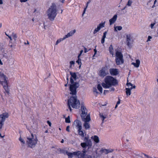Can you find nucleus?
Listing matches in <instances>:
<instances>
[{
	"label": "nucleus",
	"mask_w": 158,
	"mask_h": 158,
	"mask_svg": "<svg viewBox=\"0 0 158 158\" xmlns=\"http://www.w3.org/2000/svg\"><path fill=\"white\" fill-rule=\"evenodd\" d=\"M70 94L72 95L69 99L68 100V106L70 111L72 109L70 106L74 108L79 107L80 104L79 100L77 99L76 89L79 86V83H76L73 85H69Z\"/></svg>",
	"instance_id": "f257e3e1"
},
{
	"label": "nucleus",
	"mask_w": 158,
	"mask_h": 158,
	"mask_svg": "<svg viewBox=\"0 0 158 158\" xmlns=\"http://www.w3.org/2000/svg\"><path fill=\"white\" fill-rule=\"evenodd\" d=\"M57 8L55 3H52L47 11L48 18L51 21H53L57 15Z\"/></svg>",
	"instance_id": "f03ea898"
},
{
	"label": "nucleus",
	"mask_w": 158,
	"mask_h": 158,
	"mask_svg": "<svg viewBox=\"0 0 158 158\" xmlns=\"http://www.w3.org/2000/svg\"><path fill=\"white\" fill-rule=\"evenodd\" d=\"M105 83H102V85L104 88H108L112 85H115L117 84V80L110 76H107L104 79Z\"/></svg>",
	"instance_id": "7ed1b4c3"
},
{
	"label": "nucleus",
	"mask_w": 158,
	"mask_h": 158,
	"mask_svg": "<svg viewBox=\"0 0 158 158\" xmlns=\"http://www.w3.org/2000/svg\"><path fill=\"white\" fill-rule=\"evenodd\" d=\"M38 141L37 136L32 134H31L30 136L27 137V144L29 147L31 148H34L36 146Z\"/></svg>",
	"instance_id": "20e7f679"
},
{
	"label": "nucleus",
	"mask_w": 158,
	"mask_h": 158,
	"mask_svg": "<svg viewBox=\"0 0 158 158\" xmlns=\"http://www.w3.org/2000/svg\"><path fill=\"white\" fill-rule=\"evenodd\" d=\"M91 152L88 151L83 150L82 152L80 151L74 152L75 155H77V158H93Z\"/></svg>",
	"instance_id": "39448f33"
},
{
	"label": "nucleus",
	"mask_w": 158,
	"mask_h": 158,
	"mask_svg": "<svg viewBox=\"0 0 158 158\" xmlns=\"http://www.w3.org/2000/svg\"><path fill=\"white\" fill-rule=\"evenodd\" d=\"M7 77L3 73L0 72V82L3 86L5 91L7 94L9 93V89L6 80Z\"/></svg>",
	"instance_id": "423d86ee"
},
{
	"label": "nucleus",
	"mask_w": 158,
	"mask_h": 158,
	"mask_svg": "<svg viewBox=\"0 0 158 158\" xmlns=\"http://www.w3.org/2000/svg\"><path fill=\"white\" fill-rule=\"evenodd\" d=\"M82 121L84 122L83 124L84 127L86 130L89 129L90 128V125L89 123L91 120L89 114L87 115L85 118H81Z\"/></svg>",
	"instance_id": "0eeeda50"
},
{
	"label": "nucleus",
	"mask_w": 158,
	"mask_h": 158,
	"mask_svg": "<svg viewBox=\"0 0 158 158\" xmlns=\"http://www.w3.org/2000/svg\"><path fill=\"white\" fill-rule=\"evenodd\" d=\"M1 51L2 52V55L3 57H4L9 61L10 60H12L13 61H14V60L13 58V55L11 53H8L6 51H5L3 48L1 49Z\"/></svg>",
	"instance_id": "6e6552de"
},
{
	"label": "nucleus",
	"mask_w": 158,
	"mask_h": 158,
	"mask_svg": "<svg viewBox=\"0 0 158 158\" xmlns=\"http://www.w3.org/2000/svg\"><path fill=\"white\" fill-rule=\"evenodd\" d=\"M81 110L82 113L81 114V118H85V116L87 114V110L84 106V103H82L81 104Z\"/></svg>",
	"instance_id": "1a4fd4ad"
},
{
	"label": "nucleus",
	"mask_w": 158,
	"mask_h": 158,
	"mask_svg": "<svg viewBox=\"0 0 158 158\" xmlns=\"http://www.w3.org/2000/svg\"><path fill=\"white\" fill-rule=\"evenodd\" d=\"M133 40L132 37L130 34H128L126 35V42L127 45L130 47L133 43Z\"/></svg>",
	"instance_id": "9d476101"
},
{
	"label": "nucleus",
	"mask_w": 158,
	"mask_h": 158,
	"mask_svg": "<svg viewBox=\"0 0 158 158\" xmlns=\"http://www.w3.org/2000/svg\"><path fill=\"white\" fill-rule=\"evenodd\" d=\"M70 74L71 75V77L70 79V81L71 85L74 84L76 83H77V82H74V81H76L77 80V75L75 73H72L70 72Z\"/></svg>",
	"instance_id": "9b49d317"
},
{
	"label": "nucleus",
	"mask_w": 158,
	"mask_h": 158,
	"mask_svg": "<svg viewBox=\"0 0 158 158\" xmlns=\"http://www.w3.org/2000/svg\"><path fill=\"white\" fill-rule=\"evenodd\" d=\"M73 124L78 129L82 130L81 123L79 120L77 119L75 120L73 122Z\"/></svg>",
	"instance_id": "f8f14e48"
},
{
	"label": "nucleus",
	"mask_w": 158,
	"mask_h": 158,
	"mask_svg": "<svg viewBox=\"0 0 158 158\" xmlns=\"http://www.w3.org/2000/svg\"><path fill=\"white\" fill-rule=\"evenodd\" d=\"M85 143H86V146L88 147V148L87 151H90L91 152H93V150L92 147V143L91 140L85 141Z\"/></svg>",
	"instance_id": "ddd939ff"
},
{
	"label": "nucleus",
	"mask_w": 158,
	"mask_h": 158,
	"mask_svg": "<svg viewBox=\"0 0 158 158\" xmlns=\"http://www.w3.org/2000/svg\"><path fill=\"white\" fill-rule=\"evenodd\" d=\"M105 22H104L103 23H100L98 25V26L94 30L93 32L94 34H95L101 28L104 27Z\"/></svg>",
	"instance_id": "4468645a"
},
{
	"label": "nucleus",
	"mask_w": 158,
	"mask_h": 158,
	"mask_svg": "<svg viewBox=\"0 0 158 158\" xmlns=\"http://www.w3.org/2000/svg\"><path fill=\"white\" fill-rule=\"evenodd\" d=\"M109 71L110 74L113 76L117 75L119 73L118 69H110Z\"/></svg>",
	"instance_id": "2eb2a0df"
},
{
	"label": "nucleus",
	"mask_w": 158,
	"mask_h": 158,
	"mask_svg": "<svg viewBox=\"0 0 158 158\" xmlns=\"http://www.w3.org/2000/svg\"><path fill=\"white\" fill-rule=\"evenodd\" d=\"M9 117V114L7 113H4L0 115V120L4 122L5 119Z\"/></svg>",
	"instance_id": "dca6fc26"
},
{
	"label": "nucleus",
	"mask_w": 158,
	"mask_h": 158,
	"mask_svg": "<svg viewBox=\"0 0 158 158\" xmlns=\"http://www.w3.org/2000/svg\"><path fill=\"white\" fill-rule=\"evenodd\" d=\"M114 151V150L112 149H106L102 148L101 149L100 152L102 153H105V154H107L109 153L112 152Z\"/></svg>",
	"instance_id": "f3484780"
},
{
	"label": "nucleus",
	"mask_w": 158,
	"mask_h": 158,
	"mask_svg": "<svg viewBox=\"0 0 158 158\" xmlns=\"http://www.w3.org/2000/svg\"><path fill=\"white\" fill-rule=\"evenodd\" d=\"M106 69L105 68H102L99 71V75L100 76L103 77L105 76L107 74L106 71Z\"/></svg>",
	"instance_id": "a211bd4d"
},
{
	"label": "nucleus",
	"mask_w": 158,
	"mask_h": 158,
	"mask_svg": "<svg viewBox=\"0 0 158 158\" xmlns=\"http://www.w3.org/2000/svg\"><path fill=\"white\" fill-rule=\"evenodd\" d=\"M117 15H114L113 17L109 20L110 25H111L114 24L117 20Z\"/></svg>",
	"instance_id": "6ab92c4d"
},
{
	"label": "nucleus",
	"mask_w": 158,
	"mask_h": 158,
	"mask_svg": "<svg viewBox=\"0 0 158 158\" xmlns=\"http://www.w3.org/2000/svg\"><path fill=\"white\" fill-rule=\"evenodd\" d=\"M76 30L74 29L73 30H72L71 31L69 32H68L67 35H65L64 36V37L65 38V39L67 38H69L70 36H73L74 33L76 32Z\"/></svg>",
	"instance_id": "aec40b11"
},
{
	"label": "nucleus",
	"mask_w": 158,
	"mask_h": 158,
	"mask_svg": "<svg viewBox=\"0 0 158 158\" xmlns=\"http://www.w3.org/2000/svg\"><path fill=\"white\" fill-rule=\"evenodd\" d=\"M116 64L117 65H119L123 64L124 63V60L123 58H117L115 59Z\"/></svg>",
	"instance_id": "412c9836"
},
{
	"label": "nucleus",
	"mask_w": 158,
	"mask_h": 158,
	"mask_svg": "<svg viewBox=\"0 0 158 158\" xmlns=\"http://www.w3.org/2000/svg\"><path fill=\"white\" fill-rule=\"evenodd\" d=\"M116 58H123V55L121 52L117 51L115 53Z\"/></svg>",
	"instance_id": "4be33fe9"
},
{
	"label": "nucleus",
	"mask_w": 158,
	"mask_h": 158,
	"mask_svg": "<svg viewBox=\"0 0 158 158\" xmlns=\"http://www.w3.org/2000/svg\"><path fill=\"white\" fill-rule=\"evenodd\" d=\"M91 139L96 143H98L99 142L98 137L97 135H94L91 137Z\"/></svg>",
	"instance_id": "5701e85b"
},
{
	"label": "nucleus",
	"mask_w": 158,
	"mask_h": 158,
	"mask_svg": "<svg viewBox=\"0 0 158 158\" xmlns=\"http://www.w3.org/2000/svg\"><path fill=\"white\" fill-rule=\"evenodd\" d=\"M140 64V61L139 60L137 59L136 60V63L132 62V64L134 65L135 67L138 68L139 67Z\"/></svg>",
	"instance_id": "b1692460"
},
{
	"label": "nucleus",
	"mask_w": 158,
	"mask_h": 158,
	"mask_svg": "<svg viewBox=\"0 0 158 158\" xmlns=\"http://www.w3.org/2000/svg\"><path fill=\"white\" fill-rule=\"evenodd\" d=\"M73 152V153L69 152H66V153L69 157V158H72L73 155H74L77 157V155H75L74 154V152Z\"/></svg>",
	"instance_id": "393cba45"
},
{
	"label": "nucleus",
	"mask_w": 158,
	"mask_h": 158,
	"mask_svg": "<svg viewBox=\"0 0 158 158\" xmlns=\"http://www.w3.org/2000/svg\"><path fill=\"white\" fill-rule=\"evenodd\" d=\"M114 31H120L122 29V27L121 26H114Z\"/></svg>",
	"instance_id": "a878e982"
},
{
	"label": "nucleus",
	"mask_w": 158,
	"mask_h": 158,
	"mask_svg": "<svg viewBox=\"0 0 158 158\" xmlns=\"http://www.w3.org/2000/svg\"><path fill=\"white\" fill-rule=\"evenodd\" d=\"M109 51L111 54L113 56H114V49L113 48V46L112 45H111L109 48Z\"/></svg>",
	"instance_id": "bb28decb"
},
{
	"label": "nucleus",
	"mask_w": 158,
	"mask_h": 158,
	"mask_svg": "<svg viewBox=\"0 0 158 158\" xmlns=\"http://www.w3.org/2000/svg\"><path fill=\"white\" fill-rule=\"evenodd\" d=\"M99 116L100 118H101L102 120V123H103L104 120L105 118H106L107 116L106 115H103L102 114H101V113L99 114Z\"/></svg>",
	"instance_id": "cd10ccee"
},
{
	"label": "nucleus",
	"mask_w": 158,
	"mask_h": 158,
	"mask_svg": "<svg viewBox=\"0 0 158 158\" xmlns=\"http://www.w3.org/2000/svg\"><path fill=\"white\" fill-rule=\"evenodd\" d=\"M126 93L127 96H129L131 94V91H130V89L128 88H126Z\"/></svg>",
	"instance_id": "c85d7f7f"
},
{
	"label": "nucleus",
	"mask_w": 158,
	"mask_h": 158,
	"mask_svg": "<svg viewBox=\"0 0 158 158\" xmlns=\"http://www.w3.org/2000/svg\"><path fill=\"white\" fill-rule=\"evenodd\" d=\"M78 131L79 135L83 137L84 136V134L83 131L81 130L78 129Z\"/></svg>",
	"instance_id": "c756f323"
},
{
	"label": "nucleus",
	"mask_w": 158,
	"mask_h": 158,
	"mask_svg": "<svg viewBox=\"0 0 158 158\" xmlns=\"http://www.w3.org/2000/svg\"><path fill=\"white\" fill-rule=\"evenodd\" d=\"M65 39V38L64 37V36L63 38H60L59 40H58L56 43L55 45H57L58 44H59V43L61 41L64 40Z\"/></svg>",
	"instance_id": "7c9ffc66"
},
{
	"label": "nucleus",
	"mask_w": 158,
	"mask_h": 158,
	"mask_svg": "<svg viewBox=\"0 0 158 158\" xmlns=\"http://www.w3.org/2000/svg\"><path fill=\"white\" fill-rule=\"evenodd\" d=\"M91 2V1L90 0H89V1L87 2V3H86V7L84 8V11H83V12L82 14V15L83 16L84 15V14H85V11H86V9H87V8L88 6V4H89Z\"/></svg>",
	"instance_id": "2f4dec72"
},
{
	"label": "nucleus",
	"mask_w": 158,
	"mask_h": 158,
	"mask_svg": "<svg viewBox=\"0 0 158 158\" xmlns=\"http://www.w3.org/2000/svg\"><path fill=\"white\" fill-rule=\"evenodd\" d=\"M98 89L100 91L101 93H102V86L100 84H98L97 86Z\"/></svg>",
	"instance_id": "473e14b6"
},
{
	"label": "nucleus",
	"mask_w": 158,
	"mask_h": 158,
	"mask_svg": "<svg viewBox=\"0 0 158 158\" xmlns=\"http://www.w3.org/2000/svg\"><path fill=\"white\" fill-rule=\"evenodd\" d=\"M93 91L94 94H95L96 96H97L98 94L99 93V92L97 91V89L95 87L93 88Z\"/></svg>",
	"instance_id": "72a5a7b5"
},
{
	"label": "nucleus",
	"mask_w": 158,
	"mask_h": 158,
	"mask_svg": "<svg viewBox=\"0 0 158 158\" xmlns=\"http://www.w3.org/2000/svg\"><path fill=\"white\" fill-rule=\"evenodd\" d=\"M65 122L66 123H70L71 121L70 120L69 116H68L67 118H65Z\"/></svg>",
	"instance_id": "f704fd0d"
},
{
	"label": "nucleus",
	"mask_w": 158,
	"mask_h": 158,
	"mask_svg": "<svg viewBox=\"0 0 158 158\" xmlns=\"http://www.w3.org/2000/svg\"><path fill=\"white\" fill-rule=\"evenodd\" d=\"M12 38L14 39L15 41H16V39L17 38V35L16 34L13 33L12 34Z\"/></svg>",
	"instance_id": "c9c22d12"
},
{
	"label": "nucleus",
	"mask_w": 158,
	"mask_h": 158,
	"mask_svg": "<svg viewBox=\"0 0 158 158\" xmlns=\"http://www.w3.org/2000/svg\"><path fill=\"white\" fill-rule=\"evenodd\" d=\"M132 0H128L127 4V6H131L132 3Z\"/></svg>",
	"instance_id": "e433bc0d"
},
{
	"label": "nucleus",
	"mask_w": 158,
	"mask_h": 158,
	"mask_svg": "<svg viewBox=\"0 0 158 158\" xmlns=\"http://www.w3.org/2000/svg\"><path fill=\"white\" fill-rule=\"evenodd\" d=\"M81 145L83 148H86L87 147L85 142L81 143Z\"/></svg>",
	"instance_id": "4c0bfd02"
},
{
	"label": "nucleus",
	"mask_w": 158,
	"mask_h": 158,
	"mask_svg": "<svg viewBox=\"0 0 158 158\" xmlns=\"http://www.w3.org/2000/svg\"><path fill=\"white\" fill-rule=\"evenodd\" d=\"M127 85L128 87H130V86H134V85L132 84L130 82H128V81H127Z\"/></svg>",
	"instance_id": "58836bf2"
},
{
	"label": "nucleus",
	"mask_w": 158,
	"mask_h": 158,
	"mask_svg": "<svg viewBox=\"0 0 158 158\" xmlns=\"http://www.w3.org/2000/svg\"><path fill=\"white\" fill-rule=\"evenodd\" d=\"M4 124V122L0 120V130L1 129Z\"/></svg>",
	"instance_id": "ea45409f"
},
{
	"label": "nucleus",
	"mask_w": 158,
	"mask_h": 158,
	"mask_svg": "<svg viewBox=\"0 0 158 158\" xmlns=\"http://www.w3.org/2000/svg\"><path fill=\"white\" fill-rule=\"evenodd\" d=\"M19 141L23 144H25V141L21 137H20L19 138Z\"/></svg>",
	"instance_id": "a19ab883"
},
{
	"label": "nucleus",
	"mask_w": 158,
	"mask_h": 158,
	"mask_svg": "<svg viewBox=\"0 0 158 158\" xmlns=\"http://www.w3.org/2000/svg\"><path fill=\"white\" fill-rule=\"evenodd\" d=\"M78 59L76 61V62L78 64H81V59H80V57H78Z\"/></svg>",
	"instance_id": "79ce46f5"
},
{
	"label": "nucleus",
	"mask_w": 158,
	"mask_h": 158,
	"mask_svg": "<svg viewBox=\"0 0 158 158\" xmlns=\"http://www.w3.org/2000/svg\"><path fill=\"white\" fill-rule=\"evenodd\" d=\"M70 68H71L72 66V65H73L74 64L75 61H73V60L71 61H70Z\"/></svg>",
	"instance_id": "37998d69"
},
{
	"label": "nucleus",
	"mask_w": 158,
	"mask_h": 158,
	"mask_svg": "<svg viewBox=\"0 0 158 158\" xmlns=\"http://www.w3.org/2000/svg\"><path fill=\"white\" fill-rule=\"evenodd\" d=\"M107 34V32L106 31L103 33V35L102 36V38L105 39L106 37V35Z\"/></svg>",
	"instance_id": "c03bdc74"
},
{
	"label": "nucleus",
	"mask_w": 158,
	"mask_h": 158,
	"mask_svg": "<svg viewBox=\"0 0 158 158\" xmlns=\"http://www.w3.org/2000/svg\"><path fill=\"white\" fill-rule=\"evenodd\" d=\"M136 87V86L135 85H134V86H131L130 88H128V89H130V91H131V90L133 89H135Z\"/></svg>",
	"instance_id": "a18cd8bd"
},
{
	"label": "nucleus",
	"mask_w": 158,
	"mask_h": 158,
	"mask_svg": "<svg viewBox=\"0 0 158 158\" xmlns=\"http://www.w3.org/2000/svg\"><path fill=\"white\" fill-rule=\"evenodd\" d=\"M70 126H68L66 128V131L68 132H70V131L69 130Z\"/></svg>",
	"instance_id": "49530a36"
},
{
	"label": "nucleus",
	"mask_w": 158,
	"mask_h": 158,
	"mask_svg": "<svg viewBox=\"0 0 158 158\" xmlns=\"http://www.w3.org/2000/svg\"><path fill=\"white\" fill-rule=\"evenodd\" d=\"M90 140V139H89V138L88 137H85L84 138V140L85 142Z\"/></svg>",
	"instance_id": "de8ad7c7"
},
{
	"label": "nucleus",
	"mask_w": 158,
	"mask_h": 158,
	"mask_svg": "<svg viewBox=\"0 0 158 158\" xmlns=\"http://www.w3.org/2000/svg\"><path fill=\"white\" fill-rule=\"evenodd\" d=\"M83 52V50H81L80 51V53L78 56V57H79V58L80 57V56H81V55L82 54Z\"/></svg>",
	"instance_id": "09e8293b"
},
{
	"label": "nucleus",
	"mask_w": 158,
	"mask_h": 158,
	"mask_svg": "<svg viewBox=\"0 0 158 158\" xmlns=\"http://www.w3.org/2000/svg\"><path fill=\"white\" fill-rule=\"evenodd\" d=\"M114 89L113 87H111V88L109 90V91L111 92V91H114Z\"/></svg>",
	"instance_id": "8fccbe9b"
},
{
	"label": "nucleus",
	"mask_w": 158,
	"mask_h": 158,
	"mask_svg": "<svg viewBox=\"0 0 158 158\" xmlns=\"http://www.w3.org/2000/svg\"><path fill=\"white\" fill-rule=\"evenodd\" d=\"M5 34H6V35L7 36H8V37H9V38L10 39V41H12V37H12V36H10L9 35H8L7 34H6V33H5Z\"/></svg>",
	"instance_id": "3c124183"
},
{
	"label": "nucleus",
	"mask_w": 158,
	"mask_h": 158,
	"mask_svg": "<svg viewBox=\"0 0 158 158\" xmlns=\"http://www.w3.org/2000/svg\"><path fill=\"white\" fill-rule=\"evenodd\" d=\"M152 38V37L151 36H148V39L147 40V41H150V39Z\"/></svg>",
	"instance_id": "603ef678"
},
{
	"label": "nucleus",
	"mask_w": 158,
	"mask_h": 158,
	"mask_svg": "<svg viewBox=\"0 0 158 158\" xmlns=\"http://www.w3.org/2000/svg\"><path fill=\"white\" fill-rule=\"evenodd\" d=\"M105 39L104 38H102L101 40V43L102 44H103L105 42Z\"/></svg>",
	"instance_id": "864d4df0"
},
{
	"label": "nucleus",
	"mask_w": 158,
	"mask_h": 158,
	"mask_svg": "<svg viewBox=\"0 0 158 158\" xmlns=\"http://www.w3.org/2000/svg\"><path fill=\"white\" fill-rule=\"evenodd\" d=\"M47 123L48 124L49 126L51 127V123L49 121H47Z\"/></svg>",
	"instance_id": "5fc2aeb1"
},
{
	"label": "nucleus",
	"mask_w": 158,
	"mask_h": 158,
	"mask_svg": "<svg viewBox=\"0 0 158 158\" xmlns=\"http://www.w3.org/2000/svg\"><path fill=\"white\" fill-rule=\"evenodd\" d=\"M94 55H93V57L95 56V55L96 54L97 52V51L96 50V49H94Z\"/></svg>",
	"instance_id": "6e6d98bb"
},
{
	"label": "nucleus",
	"mask_w": 158,
	"mask_h": 158,
	"mask_svg": "<svg viewBox=\"0 0 158 158\" xmlns=\"http://www.w3.org/2000/svg\"><path fill=\"white\" fill-rule=\"evenodd\" d=\"M155 24V23L151 24V27L152 28L154 26V25Z\"/></svg>",
	"instance_id": "4d7b16f0"
},
{
	"label": "nucleus",
	"mask_w": 158,
	"mask_h": 158,
	"mask_svg": "<svg viewBox=\"0 0 158 158\" xmlns=\"http://www.w3.org/2000/svg\"><path fill=\"white\" fill-rule=\"evenodd\" d=\"M109 92V90H105L104 91V94H105L106 93H108Z\"/></svg>",
	"instance_id": "13d9d810"
},
{
	"label": "nucleus",
	"mask_w": 158,
	"mask_h": 158,
	"mask_svg": "<svg viewBox=\"0 0 158 158\" xmlns=\"http://www.w3.org/2000/svg\"><path fill=\"white\" fill-rule=\"evenodd\" d=\"M88 50H87V49L86 48H84V52L85 53L87 52H88Z\"/></svg>",
	"instance_id": "bf43d9fd"
},
{
	"label": "nucleus",
	"mask_w": 158,
	"mask_h": 158,
	"mask_svg": "<svg viewBox=\"0 0 158 158\" xmlns=\"http://www.w3.org/2000/svg\"><path fill=\"white\" fill-rule=\"evenodd\" d=\"M27 0H20L21 2H25L27 1Z\"/></svg>",
	"instance_id": "052dcab7"
},
{
	"label": "nucleus",
	"mask_w": 158,
	"mask_h": 158,
	"mask_svg": "<svg viewBox=\"0 0 158 158\" xmlns=\"http://www.w3.org/2000/svg\"><path fill=\"white\" fill-rule=\"evenodd\" d=\"M65 0H59L62 3H64Z\"/></svg>",
	"instance_id": "680f3d73"
},
{
	"label": "nucleus",
	"mask_w": 158,
	"mask_h": 158,
	"mask_svg": "<svg viewBox=\"0 0 158 158\" xmlns=\"http://www.w3.org/2000/svg\"><path fill=\"white\" fill-rule=\"evenodd\" d=\"M120 103V100L119 99V100L117 102V104L118 105V104H119Z\"/></svg>",
	"instance_id": "e2e57ef3"
},
{
	"label": "nucleus",
	"mask_w": 158,
	"mask_h": 158,
	"mask_svg": "<svg viewBox=\"0 0 158 158\" xmlns=\"http://www.w3.org/2000/svg\"><path fill=\"white\" fill-rule=\"evenodd\" d=\"M3 4V2L2 0H0V4Z\"/></svg>",
	"instance_id": "0e129e2a"
},
{
	"label": "nucleus",
	"mask_w": 158,
	"mask_h": 158,
	"mask_svg": "<svg viewBox=\"0 0 158 158\" xmlns=\"http://www.w3.org/2000/svg\"><path fill=\"white\" fill-rule=\"evenodd\" d=\"M9 45L11 47H12L13 46H12V44H10V43H9Z\"/></svg>",
	"instance_id": "69168bd1"
},
{
	"label": "nucleus",
	"mask_w": 158,
	"mask_h": 158,
	"mask_svg": "<svg viewBox=\"0 0 158 158\" xmlns=\"http://www.w3.org/2000/svg\"><path fill=\"white\" fill-rule=\"evenodd\" d=\"M64 139H62V140L61 141V143H64Z\"/></svg>",
	"instance_id": "338daca9"
},
{
	"label": "nucleus",
	"mask_w": 158,
	"mask_h": 158,
	"mask_svg": "<svg viewBox=\"0 0 158 158\" xmlns=\"http://www.w3.org/2000/svg\"><path fill=\"white\" fill-rule=\"evenodd\" d=\"M147 158H152V157L149 156L148 155L147 157Z\"/></svg>",
	"instance_id": "774afa93"
}]
</instances>
